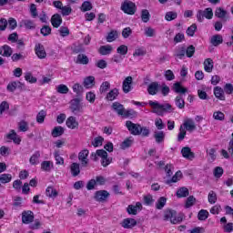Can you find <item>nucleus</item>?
<instances>
[{"mask_svg":"<svg viewBox=\"0 0 233 233\" xmlns=\"http://www.w3.org/2000/svg\"><path fill=\"white\" fill-rule=\"evenodd\" d=\"M148 105L151 106L153 114H157V116H164L167 112L174 110L170 104H159L157 101L149 100Z\"/></svg>","mask_w":233,"mask_h":233,"instance_id":"obj_1","label":"nucleus"},{"mask_svg":"<svg viewBox=\"0 0 233 233\" xmlns=\"http://www.w3.org/2000/svg\"><path fill=\"white\" fill-rule=\"evenodd\" d=\"M183 214L179 213L177 215V213L172 209H167L164 213L165 221L170 219L173 225H177V223H181V221H183Z\"/></svg>","mask_w":233,"mask_h":233,"instance_id":"obj_2","label":"nucleus"},{"mask_svg":"<svg viewBox=\"0 0 233 233\" xmlns=\"http://www.w3.org/2000/svg\"><path fill=\"white\" fill-rule=\"evenodd\" d=\"M212 17H214V12L210 7H208L205 10H198L197 13V19L199 23H203L205 19H212Z\"/></svg>","mask_w":233,"mask_h":233,"instance_id":"obj_3","label":"nucleus"},{"mask_svg":"<svg viewBox=\"0 0 233 233\" xmlns=\"http://www.w3.org/2000/svg\"><path fill=\"white\" fill-rule=\"evenodd\" d=\"M121 10L124 14L134 15V14H136V4L132 1L125 0L121 5Z\"/></svg>","mask_w":233,"mask_h":233,"instance_id":"obj_4","label":"nucleus"},{"mask_svg":"<svg viewBox=\"0 0 233 233\" xmlns=\"http://www.w3.org/2000/svg\"><path fill=\"white\" fill-rule=\"evenodd\" d=\"M70 109L75 116H77V114H83L84 110L83 106H81V98H74L71 100Z\"/></svg>","mask_w":233,"mask_h":233,"instance_id":"obj_5","label":"nucleus"},{"mask_svg":"<svg viewBox=\"0 0 233 233\" xmlns=\"http://www.w3.org/2000/svg\"><path fill=\"white\" fill-rule=\"evenodd\" d=\"M96 154L98 157H101L102 167H108L112 163V158L108 157V153L104 149H97Z\"/></svg>","mask_w":233,"mask_h":233,"instance_id":"obj_6","label":"nucleus"},{"mask_svg":"<svg viewBox=\"0 0 233 233\" xmlns=\"http://www.w3.org/2000/svg\"><path fill=\"white\" fill-rule=\"evenodd\" d=\"M126 127L132 136H140L139 130H141V125L134 124L132 121L128 120L126 122Z\"/></svg>","mask_w":233,"mask_h":233,"instance_id":"obj_7","label":"nucleus"},{"mask_svg":"<svg viewBox=\"0 0 233 233\" xmlns=\"http://www.w3.org/2000/svg\"><path fill=\"white\" fill-rule=\"evenodd\" d=\"M108 198H110V193H108V191H106V190L96 191L95 197H94L96 201H98L99 203H103V202L106 201V199H108Z\"/></svg>","mask_w":233,"mask_h":233,"instance_id":"obj_8","label":"nucleus"},{"mask_svg":"<svg viewBox=\"0 0 233 233\" xmlns=\"http://www.w3.org/2000/svg\"><path fill=\"white\" fill-rule=\"evenodd\" d=\"M132 83H134L132 76H127L124 79L122 83V90L124 94H128V92L132 91Z\"/></svg>","mask_w":233,"mask_h":233,"instance_id":"obj_9","label":"nucleus"},{"mask_svg":"<svg viewBox=\"0 0 233 233\" xmlns=\"http://www.w3.org/2000/svg\"><path fill=\"white\" fill-rule=\"evenodd\" d=\"M88 154H90L88 149H84L78 154V159L84 167H88Z\"/></svg>","mask_w":233,"mask_h":233,"instance_id":"obj_10","label":"nucleus"},{"mask_svg":"<svg viewBox=\"0 0 233 233\" xmlns=\"http://www.w3.org/2000/svg\"><path fill=\"white\" fill-rule=\"evenodd\" d=\"M34 221V212L27 210L22 213V223L25 225H30Z\"/></svg>","mask_w":233,"mask_h":233,"instance_id":"obj_11","label":"nucleus"},{"mask_svg":"<svg viewBox=\"0 0 233 233\" xmlns=\"http://www.w3.org/2000/svg\"><path fill=\"white\" fill-rule=\"evenodd\" d=\"M228 16V12L223 9L222 7H217L215 11V17L221 19L224 23H226Z\"/></svg>","mask_w":233,"mask_h":233,"instance_id":"obj_12","label":"nucleus"},{"mask_svg":"<svg viewBox=\"0 0 233 233\" xmlns=\"http://www.w3.org/2000/svg\"><path fill=\"white\" fill-rule=\"evenodd\" d=\"M35 52L39 59H45L46 57V51H45V46L41 44L35 45Z\"/></svg>","mask_w":233,"mask_h":233,"instance_id":"obj_13","label":"nucleus"},{"mask_svg":"<svg viewBox=\"0 0 233 233\" xmlns=\"http://www.w3.org/2000/svg\"><path fill=\"white\" fill-rule=\"evenodd\" d=\"M172 90L173 92H176V94H180V96L188 92V89H187V87H183L180 82H176L172 86Z\"/></svg>","mask_w":233,"mask_h":233,"instance_id":"obj_14","label":"nucleus"},{"mask_svg":"<svg viewBox=\"0 0 233 233\" xmlns=\"http://www.w3.org/2000/svg\"><path fill=\"white\" fill-rule=\"evenodd\" d=\"M63 23V18L61 17V15L55 14L51 17V24L54 26V28H59Z\"/></svg>","mask_w":233,"mask_h":233,"instance_id":"obj_15","label":"nucleus"},{"mask_svg":"<svg viewBox=\"0 0 233 233\" xmlns=\"http://www.w3.org/2000/svg\"><path fill=\"white\" fill-rule=\"evenodd\" d=\"M66 125L71 130H75L79 127V122L76 120V116H69L66 121Z\"/></svg>","mask_w":233,"mask_h":233,"instance_id":"obj_16","label":"nucleus"},{"mask_svg":"<svg viewBox=\"0 0 233 233\" xmlns=\"http://www.w3.org/2000/svg\"><path fill=\"white\" fill-rule=\"evenodd\" d=\"M147 92H148L149 96H156V94H157V92H159V83L152 82L147 86Z\"/></svg>","mask_w":233,"mask_h":233,"instance_id":"obj_17","label":"nucleus"},{"mask_svg":"<svg viewBox=\"0 0 233 233\" xmlns=\"http://www.w3.org/2000/svg\"><path fill=\"white\" fill-rule=\"evenodd\" d=\"M181 154L183 156V157H185L186 159H194V157H196V156L194 155V152H192V149H190V147H185L182 148L181 150Z\"/></svg>","mask_w":233,"mask_h":233,"instance_id":"obj_18","label":"nucleus"},{"mask_svg":"<svg viewBox=\"0 0 233 233\" xmlns=\"http://www.w3.org/2000/svg\"><path fill=\"white\" fill-rule=\"evenodd\" d=\"M19 26L26 28V30H35V23L32 20H22L19 23Z\"/></svg>","mask_w":233,"mask_h":233,"instance_id":"obj_19","label":"nucleus"},{"mask_svg":"<svg viewBox=\"0 0 233 233\" xmlns=\"http://www.w3.org/2000/svg\"><path fill=\"white\" fill-rule=\"evenodd\" d=\"M137 225V221L134 218H125L122 222L123 228H134Z\"/></svg>","mask_w":233,"mask_h":233,"instance_id":"obj_20","label":"nucleus"},{"mask_svg":"<svg viewBox=\"0 0 233 233\" xmlns=\"http://www.w3.org/2000/svg\"><path fill=\"white\" fill-rule=\"evenodd\" d=\"M183 128L187 130V132H194L196 130V124L192 118L187 119L183 124Z\"/></svg>","mask_w":233,"mask_h":233,"instance_id":"obj_21","label":"nucleus"},{"mask_svg":"<svg viewBox=\"0 0 233 233\" xmlns=\"http://www.w3.org/2000/svg\"><path fill=\"white\" fill-rule=\"evenodd\" d=\"M96 85V77L90 76L84 79L83 86L85 88H93Z\"/></svg>","mask_w":233,"mask_h":233,"instance_id":"obj_22","label":"nucleus"},{"mask_svg":"<svg viewBox=\"0 0 233 233\" xmlns=\"http://www.w3.org/2000/svg\"><path fill=\"white\" fill-rule=\"evenodd\" d=\"M112 108L118 114V116H123V114H125V106L119 102L113 103Z\"/></svg>","mask_w":233,"mask_h":233,"instance_id":"obj_23","label":"nucleus"},{"mask_svg":"<svg viewBox=\"0 0 233 233\" xmlns=\"http://www.w3.org/2000/svg\"><path fill=\"white\" fill-rule=\"evenodd\" d=\"M117 96H119V89L114 88L106 94V99L107 101H114L117 98Z\"/></svg>","mask_w":233,"mask_h":233,"instance_id":"obj_24","label":"nucleus"},{"mask_svg":"<svg viewBox=\"0 0 233 233\" xmlns=\"http://www.w3.org/2000/svg\"><path fill=\"white\" fill-rule=\"evenodd\" d=\"M70 170L73 177H77V176L81 174V167H79V164L76 162L71 164Z\"/></svg>","mask_w":233,"mask_h":233,"instance_id":"obj_25","label":"nucleus"},{"mask_svg":"<svg viewBox=\"0 0 233 233\" xmlns=\"http://www.w3.org/2000/svg\"><path fill=\"white\" fill-rule=\"evenodd\" d=\"M65 134V128L61 126L55 127L51 132L53 137H59Z\"/></svg>","mask_w":233,"mask_h":233,"instance_id":"obj_26","label":"nucleus"},{"mask_svg":"<svg viewBox=\"0 0 233 233\" xmlns=\"http://www.w3.org/2000/svg\"><path fill=\"white\" fill-rule=\"evenodd\" d=\"M0 56H3L4 57H10L12 56V47L10 46H3L0 48Z\"/></svg>","mask_w":233,"mask_h":233,"instance_id":"obj_27","label":"nucleus"},{"mask_svg":"<svg viewBox=\"0 0 233 233\" xmlns=\"http://www.w3.org/2000/svg\"><path fill=\"white\" fill-rule=\"evenodd\" d=\"M214 95L217 99H220V101H225V91L223 90V88L216 86L214 88Z\"/></svg>","mask_w":233,"mask_h":233,"instance_id":"obj_28","label":"nucleus"},{"mask_svg":"<svg viewBox=\"0 0 233 233\" xmlns=\"http://www.w3.org/2000/svg\"><path fill=\"white\" fill-rule=\"evenodd\" d=\"M210 43L213 46H219L223 43V36L221 35H215L211 37Z\"/></svg>","mask_w":233,"mask_h":233,"instance_id":"obj_29","label":"nucleus"},{"mask_svg":"<svg viewBox=\"0 0 233 233\" xmlns=\"http://www.w3.org/2000/svg\"><path fill=\"white\" fill-rule=\"evenodd\" d=\"M204 69L206 72H212V70L214 69V61L212 60V58H207L204 61Z\"/></svg>","mask_w":233,"mask_h":233,"instance_id":"obj_30","label":"nucleus"},{"mask_svg":"<svg viewBox=\"0 0 233 233\" xmlns=\"http://www.w3.org/2000/svg\"><path fill=\"white\" fill-rule=\"evenodd\" d=\"M98 52L99 54H101V56H108L112 54V46L110 45L102 46H100Z\"/></svg>","mask_w":233,"mask_h":233,"instance_id":"obj_31","label":"nucleus"},{"mask_svg":"<svg viewBox=\"0 0 233 233\" xmlns=\"http://www.w3.org/2000/svg\"><path fill=\"white\" fill-rule=\"evenodd\" d=\"M76 63L78 65H88L90 63V60L88 59V56L85 54H79L76 57Z\"/></svg>","mask_w":233,"mask_h":233,"instance_id":"obj_32","label":"nucleus"},{"mask_svg":"<svg viewBox=\"0 0 233 233\" xmlns=\"http://www.w3.org/2000/svg\"><path fill=\"white\" fill-rule=\"evenodd\" d=\"M58 195L59 193L56 188H54V187H47V188L46 189V196H47V198H57Z\"/></svg>","mask_w":233,"mask_h":233,"instance_id":"obj_33","label":"nucleus"},{"mask_svg":"<svg viewBox=\"0 0 233 233\" xmlns=\"http://www.w3.org/2000/svg\"><path fill=\"white\" fill-rule=\"evenodd\" d=\"M175 105L177 106V108H185V99L183 98V95H178L176 96Z\"/></svg>","mask_w":233,"mask_h":233,"instance_id":"obj_34","label":"nucleus"},{"mask_svg":"<svg viewBox=\"0 0 233 233\" xmlns=\"http://www.w3.org/2000/svg\"><path fill=\"white\" fill-rule=\"evenodd\" d=\"M23 84L21 82H11L7 85V90L8 92H15L17 88H21Z\"/></svg>","mask_w":233,"mask_h":233,"instance_id":"obj_35","label":"nucleus"},{"mask_svg":"<svg viewBox=\"0 0 233 233\" xmlns=\"http://www.w3.org/2000/svg\"><path fill=\"white\" fill-rule=\"evenodd\" d=\"M39 157H41V153L35 151L29 159L30 165H37L39 163Z\"/></svg>","mask_w":233,"mask_h":233,"instance_id":"obj_36","label":"nucleus"},{"mask_svg":"<svg viewBox=\"0 0 233 233\" xmlns=\"http://www.w3.org/2000/svg\"><path fill=\"white\" fill-rule=\"evenodd\" d=\"M181 176H183V173H181V171H177L171 179L167 180L166 184L167 185H170V183H177V181H179V179H181Z\"/></svg>","mask_w":233,"mask_h":233,"instance_id":"obj_37","label":"nucleus"},{"mask_svg":"<svg viewBox=\"0 0 233 233\" xmlns=\"http://www.w3.org/2000/svg\"><path fill=\"white\" fill-rule=\"evenodd\" d=\"M94 6L90 1H85L80 6L81 12H90Z\"/></svg>","mask_w":233,"mask_h":233,"instance_id":"obj_38","label":"nucleus"},{"mask_svg":"<svg viewBox=\"0 0 233 233\" xmlns=\"http://www.w3.org/2000/svg\"><path fill=\"white\" fill-rule=\"evenodd\" d=\"M189 194H190V192L188 191V188H187V187H180L177 191V198H187Z\"/></svg>","mask_w":233,"mask_h":233,"instance_id":"obj_39","label":"nucleus"},{"mask_svg":"<svg viewBox=\"0 0 233 233\" xmlns=\"http://www.w3.org/2000/svg\"><path fill=\"white\" fill-rule=\"evenodd\" d=\"M154 137L156 139V143H163V141H165V132L163 131L155 132Z\"/></svg>","mask_w":233,"mask_h":233,"instance_id":"obj_40","label":"nucleus"},{"mask_svg":"<svg viewBox=\"0 0 233 233\" xmlns=\"http://www.w3.org/2000/svg\"><path fill=\"white\" fill-rule=\"evenodd\" d=\"M165 205H167V198L161 197L157 199L156 203V208H157V210H161L165 207Z\"/></svg>","mask_w":233,"mask_h":233,"instance_id":"obj_41","label":"nucleus"},{"mask_svg":"<svg viewBox=\"0 0 233 233\" xmlns=\"http://www.w3.org/2000/svg\"><path fill=\"white\" fill-rule=\"evenodd\" d=\"M53 167L54 165L50 161H43L41 164V169L44 170L45 172H50Z\"/></svg>","mask_w":233,"mask_h":233,"instance_id":"obj_42","label":"nucleus"},{"mask_svg":"<svg viewBox=\"0 0 233 233\" xmlns=\"http://www.w3.org/2000/svg\"><path fill=\"white\" fill-rule=\"evenodd\" d=\"M141 19L143 23H148L150 21V12L147 9H143L141 11Z\"/></svg>","mask_w":233,"mask_h":233,"instance_id":"obj_43","label":"nucleus"},{"mask_svg":"<svg viewBox=\"0 0 233 233\" xmlns=\"http://www.w3.org/2000/svg\"><path fill=\"white\" fill-rule=\"evenodd\" d=\"M208 203H210V205H214L216 203V201H218V194H216L214 191H209L208 195Z\"/></svg>","mask_w":233,"mask_h":233,"instance_id":"obj_44","label":"nucleus"},{"mask_svg":"<svg viewBox=\"0 0 233 233\" xmlns=\"http://www.w3.org/2000/svg\"><path fill=\"white\" fill-rule=\"evenodd\" d=\"M198 218L199 221H206L208 218V211L207 209H201L198 214Z\"/></svg>","mask_w":233,"mask_h":233,"instance_id":"obj_45","label":"nucleus"},{"mask_svg":"<svg viewBox=\"0 0 233 233\" xmlns=\"http://www.w3.org/2000/svg\"><path fill=\"white\" fill-rule=\"evenodd\" d=\"M12 181V175L10 174H2L0 175V183L4 185L6 183H10Z\"/></svg>","mask_w":233,"mask_h":233,"instance_id":"obj_46","label":"nucleus"},{"mask_svg":"<svg viewBox=\"0 0 233 233\" xmlns=\"http://www.w3.org/2000/svg\"><path fill=\"white\" fill-rule=\"evenodd\" d=\"M165 19L166 21H174V19H177V13L174 11H169L166 13Z\"/></svg>","mask_w":233,"mask_h":233,"instance_id":"obj_47","label":"nucleus"},{"mask_svg":"<svg viewBox=\"0 0 233 233\" xmlns=\"http://www.w3.org/2000/svg\"><path fill=\"white\" fill-rule=\"evenodd\" d=\"M40 34H42L44 37H46V35H50V34H52V27H50V25H44L40 29Z\"/></svg>","mask_w":233,"mask_h":233,"instance_id":"obj_48","label":"nucleus"},{"mask_svg":"<svg viewBox=\"0 0 233 233\" xmlns=\"http://www.w3.org/2000/svg\"><path fill=\"white\" fill-rule=\"evenodd\" d=\"M144 34L145 35H147V37H155L156 36V29L148 26L146 27L144 30Z\"/></svg>","mask_w":233,"mask_h":233,"instance_id":"obj_49","label":"nucleus"},{"mask_svg":"<svg viewBox=\"0 0 233 233\" xmlns=\"http://www.w3.org/2000/svg\"><path fill=\"white\" fill-rule=\"evenodd\" d=\"M83 86L79 85L78 83L75 84L73 86V91L75 92V94H76V96H83Z\"/></svg>","mask_w":233,"mask_h":233,"instance_id":"obj_50","label":"nucleus"},{"mask_svg":"<svg viewBox=\"0 0 233 233\" xmlns=\"http://www.w3.org/2000/svg\"><path fill=\"white\" fill-rule=\"evenodd\" d=\"M20 132H28V122L22 120L18 123Z\"/></svg>","mask_w":233,"mask_h":233,"instance_id":"obj_51","label":"nucleus"},{"mask_svg":"<svg viewBox=\"0 0 233 233\" xmlns=\"http://www.w3.org/2000/svg\"><path fill=\"white\" fill-rule=\"evenodd\" d=\"M110 90V82H103L100 86V94H105L106 91Z\"/></svg>","mask_w":233,"mask_h":233,"instance_id":"obj_52","label":"nucleus"},{"mask_svg":"<svg viewBox=\"0 0 233 233\" xmlns=\"http://www.w3.org/2000/svg\"><path fill=\"white\" fill-rule=\"evenodd\" d=\"M132 143H133L132 139L127 138V139L124 140V141L121 143L120 148H121L122 150H126V148H130V147H132Z\"/></svg>","mask_w":233,"mask_h":233,"instance_id":"obj_53","label":"nucleus"},{"mask_svg":"<svg viewBox=\"0 0 233 233\" xmlns=\"http://www.w3.org/2000/svg\"><path fill=\"white\" fill-rule=\"evenodd\" d=\"M45 117H46V111L41 110L36 116V121L38 123H45Z\"/></svg>","mask_w":233,"mask_h":233,"instance_id":"obj_54","label":"nucleus"},{"mask_svg":"<svg viewBox=\"0 0 233 233\" xmlns=\"http://www.w3.org/2000/svg\"><path fill=\"white\" fill-rule=\"evenodd\" d=\"M86 99L88 101V103H96V94H94L92 91L87 92L86 95Z\"/></svg>","mask_w":233,"mask_h":233,"instance_id":"obj_55","label":"nucleus"},{"mask_svg":"<svg viewBox=\"0 0 233 233\" xmlns=\"http://www.w3.org/2000/svg\"><path fill=\"white\" fill-rule=\"evenodd\" d=\"M214 119L217 121H225V114L221 111H216L213 114Z\"/></svg>","mask_w":233,"mask_h":233,"instance_id":"obj_56","label":"nucleus"},{"mask_svg":"<svg viewBox=\"0 0 233 233\" xmlns=\"http://www.w3.org/2000/svg\"><path fill=\"white\" fill-rule=\"evenodd\" d=\"M185 136H187V130H185V127H183V126H180L179 133L177 135V141H183V139H185Z\"/></svg>","mask_w":233,"mask_h":233,"instance_id":"obj_57","label":"nucleus"},{"mask_svg":"<svg viewBox=\"0 0 233 233\" xmlns=\"http://www.w3.org/2000/svg\"><path fill=\"white\" fill-rule=\"evenodd\" d=\"M116 39H117V32L116 31H111L106 36L107 43H112V41H116Z\"/></svg>","mask_w":233,"mask_h":233,"instance_id":"obj_58","label":"nucleus"},{"mask_svg":"<svg viewBox=\"0 0 233 233\" xmlns=\"http://www.w3.org/2000/svg\"><path fill=\"white\" fill-rule=\"evenodd\" d=\"M196 30H198V25L196 24L191 25L187 29V35H189V37H193L194 34H196Z\"/></svg>","mask_w":233,"mask_h":233,"instance_id":"obj_59","label":"nucleus"},{"mask_svg":"<svg viewBox=\"0 0 233 233\" xmlns=\"http://www.w3.org/2000/svg\"><path fill=\"white\" fill-rule=\"evenodd\" d=\"M68 86H66V85H59L57 87H56V92H58V94H68Z\"/></svg>","mask_w":233,"mask_h":233,"instance_id":"obj_60","label":"nucleus"},{"mask_svg":"<svg viewBox=\"0 0 233 233\" xmlns=\"http://www.w3.org/2000/svg\"><path fill=\"white\" fill-rule=\"evenodd\" d=\"M144 203L148 207H150L151 205H154V198L152 197V195L148 194L144 196Z\"/></svg>","mask_w":233,"mask_h":233,"instance_id":"obj_61","label":"nucleus"},{"mask_svg":"<svg viewBox=\"0 0 233 233\" xmlns=\"http://www.w3.org/2000/svg\"><path fill=\"white\" fill-rule=\"evenodd\" d=\"M124 117H136L137 113L134 111V109L126 110L124 109V114L122 115Z\"/></svg>","mask_w":233,"mask_h":233,"instance_id":"obj_62","label":"nucleus"},{"mask_svg":"<svg viewBox=\"0 0 233 233\" xmlns=\"http://www.w3.org/2000/svg\"><path fill=\"white\" fill-rule=\"evenodd\" d=\"M62 15H70L72 14V7L70 5L62 6L61 9Z\"/></svg>","mask_w":233,"mask_h":233,"instance_id":"obj_63","label":"nucleus"},{"mask_svg":"<svg viewBox=\"0 0 233 233\" xmlns=\"http://www.w3.org/2000/svg\"><path fill=\"white\" fill-rule=\"evenodd\" d=\"M196 203V198L194 196H189L186 201V208H190Z\"/></svg>","mask_w":233,"mask_h":233,"instance_id":"obj_64","label":"nucleus"}]
</instances>
